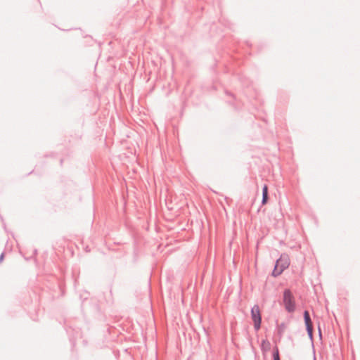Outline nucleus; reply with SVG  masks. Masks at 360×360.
<instances>
[{"label":"nucleus","mask_w":360,"mask_h":360,"mask_svg":"<svg viewBox=\"0 0 360 360\" xmlns=\"http://www.w3.org/2000/svg\"><path fill=\"white\" fill-rule=\"evenodd\" d=\"M274 360H280L279 353L278 348H275L274 354H273Z\"/></svg>","instance_id":"7"},{"label":"nucleus","mask_w":360,"mask_h":360,"mask_svg":"<svg viewBox=\"0 0 360 360\" xmlns=\"http://www.w3.org/2000/svg\"><path fill=\"white\" fill-rule=\"evenodd\" d=\"M4 259V254H2L0 257V261L1 262Z\"/></svg>","instance_id":"8"},{"label":"nucleus","mask_w":360,"mask_h":360,"mask_svg":"<svg viewBox=\"0 0 360 360\" xmlns=\"http://www.w3.org/2000/svg\"><path fill=\"white\" fill-rule=\"evenodd\" d=\"M285 309L291 312L293 311L295 309L294 297L289 290H285L284 292V299H283Z\"/></svg>","instance_id":"3"},{"label":"nucleus","mask_w":360,"mask_h":360,"mask_svg":"<svg viewBox=\"0 0 360 360\" xmlns=\"http://www.w3.org/2000/svg\"><path fill=\"white\" fill-rule=\"evenodd\" d=\"M271 348V343L268 340H263L261 344V349L263 352H267Z\"/></svg>","instance_id":"5"},{"label":"nucleus","mask_w":360,"mask_h":360,"mask_svg":"<svg viewBox=\"0 0 360 360\" xmlns=\"http://www.w3.org/2000/svg\"><path fill=\"white\" fill-rule=\"evenodd\" d=\"M262 204L265 205L267 202L268 200V186L264 185L262 190Z\"/></svg>","instance_id":"6"},{"label":"nucleus","mask_w":360,"mask_h":360,"mask_svg":"<svg viewBox=\"0 0 360 360\" xmlns=\"http://www.w3.org/2000/svg\"><path fill=\"white\" fill-rule=\"evenodd\" d=\"M290 265V259L288 255H281L276 261L273 275L274 276L280 275Z\"/></svg>","instance_id":"1"},{"label":"nucleus","mask_w":360,"mask_h":360,"mask_svg":"<svg viewBox=\"0 0 360 360\" xmlns=\"http://www.w3.org/2000/svg\"><path fill=\"white\" fill-rule=\"evenodd\" d=\"M304 321H305V324L307 326L308 333H309V336L311 337L312 331H313L312 322L311 321L309 314L307 311H304Z\"/></svg>","instance_id":"4"},{"label":"nucleus","mask_w":360,"mask_h":360,"mask_svg":"<svg viewBox=\"0 0 360 360\" xmlns=\"http://www.w3.org/2000/svg\"><path fill=\"white\" fill-rule=\"evenodd\" d=\"M251 317L254 323V328L258 330L261 327L262 316L258 305H255L251 309Z\"/></svg>","instance_id":"2"}]
</instances>
